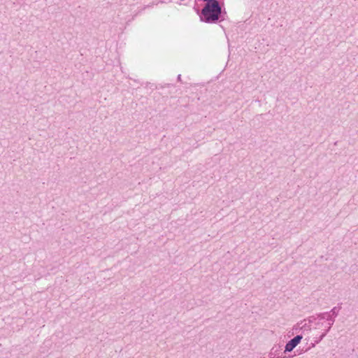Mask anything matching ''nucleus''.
<instances>
[{
  "label": "nucleus",
  "instance_id": "f257e3e1",
  "mask_svg": "<svg viewBox=\"0 0 358 358\" xmlns=\"http://www.w3.org/2000/svg\"><path fill=\"white\" fill-rule=\"evenodd\" d=\"M221 13L222 8L220 3H206L199 14V17L202 22L215 23L219 20Z\"/></svg>",
  "mask_w": 358,
  "mask_h": 358
},
{
  "label": "nucleus",
  "instance_id": "f03ea898",
  "mask_svg": "<svg viewBox=\"0 0 358 358\" xmlns=\"http://www.w3.org/2000/svg\"><path fill=\"white\" fill-rule=\"evenodd\" d=\"M282 345L277 343L274 344L268 352V358H285L283 357Z\"/></svg>",
  "mask_w": 358,
  "mask_h": 358
},
{
  "label": "nucleus",
  "instance_id": "7ed1b4c3",
  "mask_svg": "<svg viewBox=\"0 0 358 358\" xmlns=\"http://www.w3.org/2000/svg\"><path fill=\"white\" fill-rule=\"evenodd\" d=\"M303 338L302 334H298L294 338L288 341L285 346L284 352H292L301 342Z\"/></svg>",
  "mask_w": 358,
  "mask_h": 358
},
{
  "label": "nucleus",
  "instance_id": "20e7f679",
  "mask_svg": "<svg viewBox=\"0 0 358 358\" xmlns=\"http://www.w3.org/2000/svg\"><path fill=\"white\" fill-rule=\"evenodd\" d=\"M310 322L311 320H309L308 322H307L306 320H303L300 322H298L294 326L293 331H297L298 329H300L302 333L309 332L311 330Z\"/></svg>",
  "mask_w": 358,
  "mask_h": 358
},
{
  "label": "nucleus",
  "instance_id": "39448f33",
  "mask_svg": "<svg viewBox=\"0 0 358 358\" xmlns=\"http://www.w3.org/2000/svg\"><path fill=\"white\" fill-rule=\"evenodd\" d=\"M327 321L329 322H328L327 325L325 326L326 329H325L324 332L322 333V334L319 337V338L317 339L316 343H319L320 341H322L324 338V337L326 336L327 333L330 330L331 327H332V325L334 323V318L331 317L329 318V320H328Z\"/></svg>",
  "mask_w": 358,
  "mask_h": 358
},
{
  "label": "nucleus",
  "instance_id": "423d86ee",
  "mask_svg": "<svg viewBox=\"0 0 358 358\" xmlns=\"http://www.w3.org/2000/svg\"><path fill=\"white\" fill-rule=\"evenodd\" d=\"M331 317V315H330V313H320L317 315V319L320 320V321H322V320H329V318Z\"/></svg>",
  "mask_w": 358,
  "mask_h": 358
},
{
  "label": "nucleus",
  "instance_id": "0eeeda50",
  "mask_svg": "<svg viewBox=\"0 0 358 358\" xmlns=\"http://www.w3.org/2000/svg\"><path fill=\"white\" fill-rule=\"evenodd\" d=\"M339 309L337 307H334L331 311L329 313L331 315V317H336L338 314Z\"/></svg>",
  "mask_w": 358,
  "mask_h": 358
},
{
  "label": "nucleus",
  "instance_id": "6e6552de",
  "mask_svg": "<svg viewBox=\"0 0 358 358\" xmlns=\"http://www.w3.org/2000/svg\"><path fill=\"white\" fill-rule=\"evenodd\" d=\"M316 325L317 326H324V322H322V321H320L318 320V322L316 323Z\"/></svg>",
  "mask_w": 358,
  "mask_h": 358
},
{
  "label": "nucleus",
  "instance_id": "1a4fd4ad",
  "mask_svg": "<svg viewBox=\"0 0 358 358\" xmlns=\"http://www.w3.org/2000/svg\"><path fill=\"white\" fill-rule=\"evenodd\" d=\"M317 341V340H316L315 341ZM315 343H316V342H315L314 343H312V344H311V347H315Z\"/></svg>",
  "mask_w": 358,
  "mask_h": 358
},
{
  "label": "nucleus",
  "instance_id": "9d476101",
  "mask_svg": "<svg viewBox=\"0 0 358 358\" xmlns=\"http://www.w3.org/2000/svg\"><path fill=\"white\" fill-rule=\"evenodd\" d=\"M300 331H301V330H300V329H298V331H294L296 334H299L300 333Z\"/></svg>",
  "mask_w": 358,
  "mask_h": 358
},
{
  "label": "nucleus",
  "instance_id": "9b49d317",
  "mask_svg": "<svg viewBox=\"0 0 358 358\" xmlns=\"http://www.w3.org/2000/svg\"><path fill=\"white\" fill-rule=\"evenodd\" d=\"M180 79H181V76H180V75H178V80H180Z\"/></svg>",
  "mask_w": 358,
  "mask_h": 358
}]
</instances>
